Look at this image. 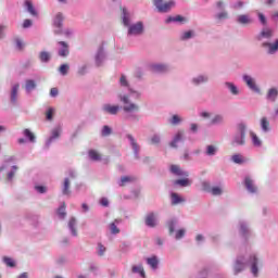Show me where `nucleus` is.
<instances>
[{"label":"nucleus","mask_w":278,"mask_h":278,"mask_svg":"<svg viewBox=\"0 0 278 278\" xmlns=\"http://www.w3.org/2000/svg\"><path fill=\"white\" fill-rule=\"evenodd\" d=\"M119 100L124 103L123 110L127 114H131L134 112L140 111V106H138V104L131 102V100L129 99V96H121Z\"/></svg>","instance_id":"obj_1"},{"label":"nucleus","mask_w":278,"mask_h":278,"mask_svg":"<svg viewBox=\"0 0 278 278\" xmlns=\"http://www.w3.org/2000/svg\"><path fill=\"white\" fill-rule=\"evenodd\" d=\"M153 3L159 12L166 13L170 12L175 8V0L164 1V0H153Z\"/></svg>","instance_id":"obj_2"},{"label":"nucleus","mask_w":278,"mask_h":278,"mask_svg":"<svg viewBox=\"0 0 278 278\" xmlns=\"http://www.w3.org/2000/svg\"><path fill=\"white\" fill-rule=\"evenodd\" d=\"M247 138V125L240 123L237 125V135L235 136V144H244Z\"/></svg>","instance_id":"obj_3"},{"label":"nucleus","mask_w":278,"mask_h":278,"mask_svg":"<svg viewBox=\"0 0 278 278\" xmlns=\"http://www.w3.org/2000/svg\"><path fill=\"white\" fill-rule=\"evenodd\" d=\"M144 31V26L142 22H138L137 24L130 25L128 28L129 36H140Z\"/></svg>","instance_id":"obj_4"},{"label":"nucleus","mask_w":278,"mask_h":278,"mask_svg":"<svg viewBox=\"0 0 278 278\" xmlns=\"http://www.w3.org/2000/svg\"><path fill=\"white\" fill-rule=\"evenodd\" d=\"M184 136L185 132L184 130H179L175 136L174 139L170 141L169 147H172V149H177V144H179V142L184 141Z\"/></svg>","instance_id":"obj_5"},{"label":"nucleus","mask_w":278,"mask_h":278,"mask_svg":"<svg viewBox=\"0 0 278 278\" xmlns=\"http://www.w3.org/2000/svg\"><path fill=\"white\" fill-rule=\"evenodd\" d=\"M244 270V258L239 257L236 260L235 265H233V275H240Z\"/></svg>","instance_id":"obj_6"},{"label":"nucleus","mask_w":278,"mask_h":278,"mask_svg":"<svg viewBox=\"0 0 278 278\" xmlns=\"http://www.w3.org/2000/svg\"><path fill=\"white\" fill-rule=\"evenodd\" d=\"M243 81H245L247 86L249 87L250 90H253L254 92H260V89L257 88V85H255V80L249 76L244 75L243 76Z\"/></svg>","instance_id":"obj_7"},{"label":"nucleus","mask_w":278,"mask_h":278,"mask_svg":"<svg viewBox=\"0 0 278 278\" xmlns=\"http://www.w3.org/2000/svg\"><path fill=\"white\" fill-rule=\"evenodd\" d=\"M170 173L173 175H176L177 177H188V172H184L179 165H172L170 166Z\"/></svg>","instance_id":"obj_8"},{"label":"nucleus","mask_w":278,"mask_h":278,"mask_svg":"<svg viewBox=\"0 0 278 278\" xmlns=\"http://www.w3.org/2000/svg\"><path fill=\"white\" fill-rule=\"evenodd\" d=\"M249 264L251 266L252 275L257 277V273H260V270L257 269V256H255V255L250 256Z\"/></svg>","instance_id":"obj_9"},{"label":"nucleus","mask_w":278,"mask_h":278,"mask_svg":"<svg viewBox=\"0 0 278 278\" xmlns=\"http://www.w3.org/2000/svg\"><path fill=\"white\" fill-rule=\"evenodd\" d=\"M146 225L148 227H157V218L155 217L154 213H149L146 216Z\"/></svg>","instance_id":"obj_10"},{"label":"nucleus","mask_w":278,"mask_h":278,"mask_svg":"<svg viewBox=\"0 0 278 278\" xmlns=\"http://www.w3.org/2000/svg\"><path fill=\"white\" fill-rule=\"evenodd\" d=\"M119 110H121L119 105H111V104L103 105V111L106 112V114L116 115L118 114Z\"/></svg>","instance_id":"obj_11"},{"label":"nucleus","mask_w":278,"mask_h":278,"mask_svg":"<svg viewBox=\"0 0 278 278\" xmlns=\"http://www.w3.org/2000/svg\"><path fill=\"white\" fill-rule=\"evenodd\" d=\"M237 23H239V25H251L253 20L247 14H241L237 17Z\"/></svg>","instance_id":"obj_12"},{"label":"nucleus","mask_w":278,"mask_h":278,"mask_svg":"<svg viewBox=\"0 0 278 278\" xmlns=\"http://www.w3.org/2000/svg\"><path fill=\"white\" fill-rule=\"evenodd\" d=\"M244 184H245V188L248 191H250L252 193L257 192V187H255V185H253V180L250 177H245Z\"/></svg>","instance_id":"obj_13"},{"label":"nucleus","mask_w":278,"mask_h":278,"mask_svg":"<svg viewBox=\"0 0 278 278\" xmlns=\"http://www.w3.org/2000/svg\"><path fill=\"white\" fill-rule=\"evenodd\" d=\"M59 45L62 46V49L59 51V55L61 58H66L70 53L68 43H66L65 41H60Z\"/></svg>","instance_id":"obj_14"},{"label":"nucleus","mask_w":278,"mask_h":278,"mask_svg":"<svg viewBox=\"0 0 278 278\" xmlns=\"http://www.w3.org/2000/svg\"><path fill=\"white\" fill-rule=\"evenodd\" d=\"M136 181V177L134 176H123L119 181V186L123 188L127 186V184H134Z\"/></svg>","instance_id":"obj_15"},{"label":"nucleus","mask_w":278,"mask_h":278,"mask_svg":"<svg viewBox=\"0 0 278 278\" xmlns=\"http://www.w3.org/2000/svg\"><path fill=\"white\" fill-rule=\"evenodd\" d=\"M175 186H181V188H187V186H191L192 181H190V179L188 178H184V179H178L174 181Z\"/></svg>","instance_id":"obj_16"},{"label":"nucleus","mask_w":278,"mask_h":278,"mask_svg":"<svg viewBox=\"0 0 278 278\" xmlns=\"http://www.w3.org/2000/svg\"><path fill=\"white\" fill-rule=\"evenodd\" d=\"M36 81L34 79H27L25 84L26 92H31V90H36Z\"/></svg>","instance_id":"obj_17"},{"label":"nucleus","mask_w":278,"mask_h":278,"mask_svg":"<svg viewBox=\"0 0 278 278\" xmlns=\"http://www.w3.org/2000/svg\"><path fill=\"white\" fill-rule=\"evenodd\" d=\"M128 140H130V144L135 151V154L138 155V151H140V146L136 142V139L131 135H127Z\"/></svg>","instance_id":"obj_18"},{"label":"nucleus","mask_w":278,"mask_h":278,"mask_svg":"<svg viewBox=\"0 0 278 278\" xmlns=\"http://www.w3.org/2000/svg\"><path fill=\"white\" fill-rule=\"evenodd\" d=\"M60 134H62V129H60V128H54V129L52 130L51 137H50L49 140H48V144H51V142H53V140L60 138Z\"/></svg>","instance_id":"obj_19"},{"label":"nucleus","mask_w":278,"mask_h":278,"mask_svg":"<svg viewBox=\"0 0 278 278\" xmlns=\"http://www.w3.org/2000/svg\"><path fill=\"white\" fill-rule=\"evenodd\" d=\"M132 273L140 275L142 278H147V275L144 274V267L142 265L132 266Z\"/></svg>","instance_id":"obj_20"},{"label":"nucleus","mask_w":278,"mask_h":278,"mask_svg":"<svg viewBox=\"0 0 278 278\" xmlns=\"http://www.w3.org/2000/svg\"><path fill=\"white\" fill-rule=\"evenodd\" d=\"M76 225H77V219H75V217H72L68 222V227L72 231V236H77V229L75 228Z\"/></svg>","instance_id":"obj_21"},{"label":"nucleus","mask_w":278,"mask_h":278,"mask_svg":"<svg viewBox=\"0 0 278 278\" xmlns=\"http://www.w3.org/2000/svg\"><path fill=\"white\" fill-rule=\"evenodd\" d=\"M263 47H268V53H275L278 50V40L275 41V43H263Z\"/></svg>","instance_id":"obj_22"},{"label":"nucleus","mask_w":278,"mask_h":278,"mask_svg":"<svg viewBox=\"0 0 278 278\" xmlns=\"http://www.w3.org/2000/svg\"><path fill=\"white\" fill-rule=\"evenodd\" d=\"M18 88H20L18 84L14 85L12 88V91H11L12 103H16V97H18Z\"/></svg>","instance_id":"obj_23"},{"label":"nucleus","mask_w":278,"mask_h":278,"mask_svg":"<svg viewBox=\"0 0 278 278\" xmlns=\"http://www.w3.org/2000/svg\"><path fill=\"white\" fill-rule=\"evenodd\" d=\"M147 263L149 266H151V268H153V270H155L157 268V264H160L156 256L147 258Z\"/></svg>","instance_id":"obj_24"},{"label":"nucleus","mask_w":278,"mask_h":278,"mask_svg":"<svg viewBox=\"0 0 278 278\" xmlns=\"http://www.w3.org/2000/svg\"><path fill=\"white\" fill-rule=\"evenodd\" d=\"M23 135L29 140V142H36V135L29 129H24Z\"/></svg>","instance_id":"obj_25"},{"label":"nucleus","mask_w":278,"mask_h":278,"mask_svg":"<svg viewBox=\"0 0 278 278\" xmlns=\"http://www.w3.org/2000/svg\"><path fill=\"white\" fill-rule=\"evenodd\" d=\"M63 194L68 195L71 194V180L68 178L64 179L63 184Z\"/></svg>","instance_id":"obj_26"},{"label":"nucleus","mask_w":278,"mask_h":278,"mask_svg":"<svg viewBox=\"0 0 278 278\" xmlns=\"http://www.w3.org/2000/svg\"><path fill=\"white\" fill-rule=\"evenodd\" d=\"M261 127L263 131H270V122H268V118L263 117L261 119Z\"/></svg>","instance_id":"obj_27"},{"label":"nucleus","mask_w":278,"mask_h":278,"mask_svg":"<svg viewBox=\"0 0 278 278\" xmlns=\"http://www.w3.org/2000/svg\"><path fill=\"white\" fill-rule=\"evenodd\" d=\"M186 200L184 198L179 197L177 193H172V205H177L179 203H184Z\"/></svg>","instance_id":"obj_28"},{"label":"nucleus","mask_w":278,"mask_h":278,"mask_svg":"<svg viewBox=\"0 0 278 278\" xmlns=\"http://www.w3.org/2000/svg\"><path fill=\"white\" fill-rule=\"evenodd\" d=\"M277 96H278V91L276 88H271L269 89L268 93H267V99L269 101H276L277 99Z\"/></svg>","instance_id":"obj_29"},{"label":"nucleus","mask_w":278,"mask_h":278,"mask_svg":"<svg viewBox=\"0 0 278 278\" xmlns=\"http://www.w3.org/2000/svg\"><path fill=\"white\" fill-rule=\"evenodd\" d=\"M89 157H90V160H93V162H100L101 154H99V152H97V150H90Z\"/></svg>","instance_id":"obj_30"},{"label":"nucleus","mask_w":278,"mask_h":278,"mask_svg":"<svg viewBox=\"0 0 278 278\" xmlns=\"http://www.w3.org/2000/svg\"><path fill=\"white\" fill-rule=\"evenodd\" d=\"M25 5L29 14H31L33 16H37L38 13L36 12V9H34V4L31 3V1L26 0Z\"/></svg>","instance_id":"obj_31"},{"label":"nucleus","mask_w":278,"mask_h":278,"mask_svg":"<svg viewBox=\"0 0 278 278\" xmlns=\"http://www.w3.org/2000/svg\"><path fill=\"white\" fill-rule=\"evenodd\" d=\"M250 136L252 138V143L254 147H262V140H260V137H257L255 132H250Z\"/></svg>","instance_id":"obj_32"},{"label":"nucleus","mask_w":278,"mask_h":278,"mask_svg":"<svg viewBox=\"0 0 278 278\" xmlns=\"http://www.w3.org/2000/svg\"><path fill=\"white\" fill-rule=\"evenodd\" d=\"M232 162H235V164H244L247 160H244V156H242V154H235L232 155Z\"/></svg>","instance_id":"obj_33"},{"label":"nucleus","mask_w":278,"mask_h":278,"mask_svg":"<svg viewBox=\"0 0 278 278\" xmlns=\"http://www.w3.org/2000/svg\"><path fill=\"white\" fill-rule=\"evenodd\" d=\"M62 21H64V16L62 13H58L54 20L55 27H62Z\"/></svg>","instance_id":"obj_34"},{"label":"nucleus","mask_w":278,"mask_h":278,"mask_svg":"<svg viewBox=\"0 0 278 278\" xmlns=\"http://www.w3.org/2000/svg\"><path fill=\"white\" fill-rule=\"evenodd\" d=\"M39 59L41 60V62H49L51 60V54L46 51L40 52Z\"/></svg>","instance_id":"obj_35"},{"label":"nucleus","mask_w":278,"mask_h":278,"mask_svg":"<svg viewBox=\"0 0 278 278\" xmlns=\"http://www.w3.org/2000/svg\"><path fill=\"white\" fill-rule=\"evenodd\" d=\"M216 151H218V148L216 146H207L206 147V155H216Z\"/></svg>","instance_id":"obj_36"},{"label":"nucleus","mask_w":278,"mask_h":278,"mask_svg":"<svg viewBox=\"0 0 278 278\" xmlns=\"http://www.w3.org/2000/svg\"><path fill=\"white\" fill-rule=\"evenodd\" d=\"M152 71L154 73H164L166 71V65H160V64L152 65Z\"/></svg>","instance_id":"obj_37"},{"label":"nucleus","mask_w":278,"mask_h":278,"mask_svg":"<svg viewBox=\"0 0 278 278\" xmlns=\"http://www.w3.org/2000/svg\"><path fill=\"white\" fill-rule=\"evenodd\" d=\"M205 81H207V77L205 76H198L197 78H193V84H195V86H199V84H205Z\"/></svg>","instance_id":"obj_38"},{"label":"nucleus","mask_w":278,"mask_h":278,"mask_svg":"<svg viewBox=\"0 0 278 278\" xmlns=\"http://www.w3.org/2000/svg\"><path fill=\"white\" fill-rule=\"evenodd\" d=\"M228 90H230L231 94H238V87L231 83H226Z\"/></svg>","instance_id":"obj_39"},{"label":"nucleus","mask_w":278,"mask_h":278,"mask_svg":"<svg viewBox=\"0 0 278 278\" xmlns=\"http://www.w3.org/2000/svg\"><path fill=\"white\" fill-rule=\"evenodd\" d=\"M58 214H59L60 218L66 217V204H63L61 207H59Z\"/></svg>","instance_id":"obj_40"},{"label":"nucleus","mask_w":278,"mask_h":278,"mask_svg":"<svg viewBox=\"0 0 278 278\" xmlns=\"http://www.w3.org/2000/svg\"><path fill=\"white\" fill-rule=\"evenodd\" d=\"M70 66L68 64H62L59 68L61 75H68V71H70Z\"/></svg>","instance_id":"obj_41"},{"label":"nucleus","mask_w":278,"mask_h":278,"mask_svg":"<svg viewBox=\"0 0 278 278\" xmlns=\"http://www.w3.org/2000/svg\"><path fill=\"white\" fill-rule=\"evenodd\" d=\"M4 264H7V266H9L10 268H14V266H16V264L14 263V260H12L11 257L5 256L3 258Z\"/></svg>","instance_id":"obj_42"},{"label":"nucleus","mask_w":278,"mask_h":278,"mask_svg":"<svg viewBox=\"0 0 278 278\" xmlns=\"http://www.w3.org/2000/svg\"><path fill=\"white\" fill-rule=\"evenodd\" d=\"M181 21H184V16L177 15L176 17H168V18L166 20V23H173V22H175V23H181Z\"/></svg>","instance_id":"obj_43"},{"label":"nucleus","mask_w":278,"mask_h":278,"mask_svg":"<svg viewBox=\"0 0 278 278\" xmlns=\"http://www.w3.org/2000/svg\"><path fill=\"white\" fill-rule=\"evenodd\" d=\"M110 231L113 235L121 233V229H118L115 223L110 224Z\"/></svg>","instance_id":"obj_44"},{"label":"nucleus","mask_w":278,"mask_h":278,"mask_svg":"<svg viewBox=\"0 0 278 278\" xmlns=\"http://www.w3.org/2000/svg\"><path fill=\"white\" fill-rule=\"evenodd\" d=\"M262 38H270L273 36V30L266 28L261 31Z\"/></svg>","instance_id":"obj_45"},{"label":"nucleus","mask_w":278,"mask_h":278,"mask_svg":"<svg viewBox=\"0 0 278 278\" xmlns=\"http://www.w3.org/2000/svg\"><path fill=\"white\" fill-rule=\"evenodd\" d=\"M123 24L125 27H129V17H127V9H123Z\"/></svg>","instance_id":"obj_46"},{"label":"nucleus","mask_w":278,"mask_h":278,"mask_svg":"<svg viewBox=\"0 0 278 278\" xmlns=\"http://www.w3.org/2000/svg\"><path fill=\"white\" fill-rule=\"evenodd\" d=\"M211 192L214 197H218V195L223 194V190L220 189V187H213L211 189Z\"/></svg>","instance_id":"obj_47"},{"label":"nucleus","mask_w":278,"mask_h":278,"mask_svg":"<svg viewBox=\"0 0 278 278\" xmlns=\"http://www.w3.org/2000/svg\"><path fill=\"white\" fill-rule=\"evenodd\" d=\"M218 123H223V117H222V115H216V116L211 121V125H218Z\"/></svg>","instance_id":"obj_48"},{"label":"nucleus","mask_w":278,"mask_h":278,"mask_svg":"<svg viewBox=\"0 0 278 278\" xmlns=\"http://www.w3.org/2000/svg\"><path fill=\"white\" fill-rule=\"evenodd\" d=\"M170 123L172 125H179V123H181V117H179V115H173Z\"/></svg>","instance_id":"obj_49"},{"label":"nucleus","mask_w":278,"mask_h":278,"mask_svg":"<svg viewBox=\"0 0 278 278\" xmlns=\"http://www.w3.org/2000/svg\"><path fill=\"white\" fill-rule=\"evenodd\" d=\"M110 134H112V128H110V126H103L102 136H110Z\"/></svg>","instance_id":"obj_50"},{"label":"nucleus","mask_w":278,"mask_h":278,"mask_svg":"<svg viewBox=\"0 0 278 278\" xmlns=\"http://www.w3.org/2000/svg\"><path fill=\"white\" fill-rule=\"evenodd\" d=\"M258 16V21L262 23V25H267V21H266V16L264 15V13H257Z\"/></svg>","instance_id":"obj_51"},{"label":"nucleus","mask_w":278,"mask_h":278,"mask_svg":"<svg viewBox=\"0 0 278 278\" xmlns=\"http://www.w3.org/2000/svg\"><path fill=\"white\" fill-rule=\"evenodd\" d=\"M185 236H186V230L179 229V230L176 232V240H181V238H184Z\"/></svg>","instance_id":"obj_52"},{"label":"nucleus","mask_w":278,"mask_h":278,"mask_svg":"<svg viewBox=\"0 0 278 278\" xmlns=\"http://www.w3.org/2000/svg\"><path fill=\"white\" fill-rule=\"evenodd\" d=\"M216 18H218V21H223L225 18H229V14L227 12H222L216 15Z\"/></svg>","instance_id":"obj_53"},{"label":"nucleus","mask_w":278,"mask_h":278,"mask_svg":"<svg viewBox=\"0 0 278 278\" xmlns=\"http://www.w3.org/2000/svg\"><path fill=\"white\" fill-rule=\"evenodd\" d=\"M35 189L37 192H39V194H45V192H47V187L45 186H36Z\"/></svg>","instance_id":"obj_54"},{"label":"nucleus","mask_w":278,"mask_h":278,"mask_svg":"<svg viewBox=\"0 0 278 278\" xmlns=\"http://www.w3.org/2000/svg\"><path fill=\"white\" fill-rule=\"evenodd\" d=\"M190 38H192V31L188 30V31L184 33L181 40H188Z\"/></svg>","instance_id":"obj_55"},{"label":"nucleus","mask_w":278,"mask_h":278,"mask_svg":"<svg viewBox=\"0 0 278 278\" xmlns=\"http://www.w3.org/2000/svg\"><path fill=\"white\" fill-rule=\"evenodd\" d=\"M15 170H18V167H17V166H13V172H10V173L8 174V179H9V180H12V179L14 178Z\"/></svg>","instance_id":"obj_56"},{"label":"nucleus","mask_w":278,"mask_h":278,"mask_svg":"<svg viewBox=\"0 0 278 278\" xmlns=\"http://www.w3.org/2000/svg\"><path fill=\"white\" fill-rule=\"evenodd\" d=\"M47 119L52 121L53 119V109H49L46 113Z\"/></svg>","instance_id":"obj_57"},{"label":"nucleus","mask_w":278,"mask_h":278,"mask_svg":"<svg viewBox=\"0 0 278 278\" xmlns=\"http://www.w3.org/2000/svg\"><path fill=\"white\" fill-rule=\"evenodd\" d=\"M98 253L99 255H103L105 253V248L101 243L98 244Z\"/></svg>","instance_id":"obj_58"},{"label":"nucleus","mask_w":278,"mask_h":278,"mask_svg":"<svg viewBox=\"0 0 278 278\" xmlns=\"http://www.w3.org/2000/svg\"><path fill=\"white\" fill-rule=\"evenodd\" d=\"M152 144H160V136L154 135L151 139Z\"/></svg>","instance_id":"obj_59"},{"label":"nucleus","mask_w":278,"mask_h":278,"mask_svg":"<svg viewBox=\"0 0 278 278\" xmlns=\"http://www.w3.org/2000/svg\"><path fill=\"white\" fill-rule=\"evenodd\" d=\"M119 84L121 86H129V84L127 83V78L125 77V75H123L119 79Z\"/></svg>","instance_id":"obj_60"},{"label":"nucleus","mask_w":278,"mask_h":278,"mask_svg":"<svg viewBox=\"0 0 278 278\" xmlns=\"http://www.w3.org/2000/svg\"><path fill=\"white\" fill-rule=\"evenodd\" d=\"M100 204L103 206V207H108V205H110V201H108L106 198H102L100 200Z\"/></svg>","instance_id":"obj_61"},{"label":"nucleus","mask_w":278,"mask_h":278,"mask_svg":"<svg viewBox=\"0 0 278 278\" xmlns=\"http://www.w3.org/2000/svg\"><path fill=\"white\" fill-rule=\"evenodd\" d=\"M15 42H16V48H17L20 51H22V49H23V47H24L23 41H22L21 39H16Z\"/></svg>","instance_id":"obj_62"},{"label":"nucleus","mask_w":278,"mask_h":278,"mask_svg":"<svg viewBox=\"0 0 278 278\" xmlns=\"http://www.w3.org/2000/svg\"><path fill=\"white\" fill-rule=\"evenodd\" d=\"M24 29H27V27H31V20H25L23 23Z\"/></svg>","instance_id":"obj_63"},{"label":"nucleus","mask_w":278,"mask_h":278,"mask_svg":"<svg viewBox=\"0 0 278 278\" xmlns=\"http://www.w3.org/2000/svg\"><path fill=\"white\" fill-rule=\"evenodd\" d=\"M58 94H59L58 88H51L50 96L51 97H58Z\"/></svg>","instance_id":"obj_64"}]
</instances>
